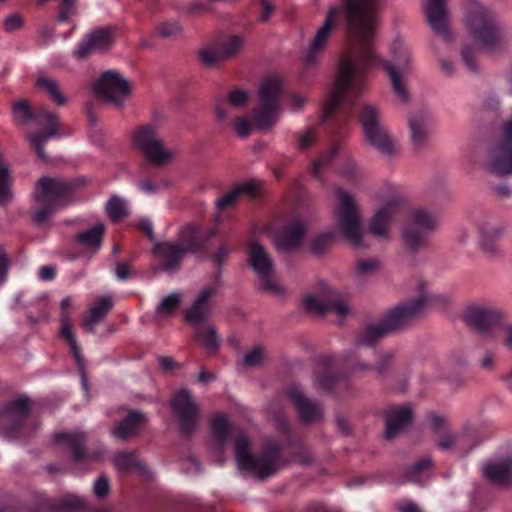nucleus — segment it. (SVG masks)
I'll use <instances>...</instances> for the list:
<instances>
[{
	"mask_svg": "<svg viewBox=\"0 0 512 512\" xmlns=\"http://www.w3.org/2000/svg\"><path fill=\"white\" fill-rule=\"evenodd\" d=\"M195 338L210 354L215 353L218 350L221 342V339L217 334L216 327L206 323L200 324L196 327Z\"/></svg>",
	"mask_w": 512,
	"mask_h": 512,
	"instance_id": "nucleus-39",
	"label": "nucleus"
},
{
	"mask_svg": "<svg viewBox=\"0 0 512 512\" xmlns=\"http://www.w3.org/2000/svg\"><path fill=\"white\" fill-rule=\"evenodd\" d=\"M170 405L181 433L186 436L193 434L198 427L200 414L191 392L186 389L177 391Z\"/></svg>",
	"mask_w": 512,
	"mask_h": 512,
	"instance_id": "nucleus-16",
	"label": "nucleus"
},
{
	"mask_svg": "<svg viewBox=\"0 0 512 512\" xmlns=\"http://www.w3.org/2000/svg\"><path fill=\"white\" fill-rule=\"evenodd\" d=\"M145 423L146 417L143 413L132 411L124 420L114 426L111 434L118 440L127 441L138 435Z\"/></svg>",
	"mask_w": 512,
	"mask_h": 512,
	"instance_id": "nucleus-31",
	"label": "nucleus"
},
{
	"mask_svg": "<svg viewBox=\"0 0 512 512\" xmlns=\"http://www.w3.org/2000/svg\"><path fill=\"white\" fill-rule=\"evenodd\" d=\"M77 0H62L59 6L57 20L60 23H66L70 17L76 13Z\"/></svg>",
	"mask_w": 512,
	"mask_h": 512,
	"instance_id": "nucleus-55",
	"label": "nucleus"
},
{
	"mask_svg": "<svg viewBox=\"0 0 512 512\" xmlns=\"http://www.w3.org/2000/svg\"><path fill=\"white\" fill-rule=\"evenodd\" d=\"M433 232L418 226L412 225V223L405 221L402 228V239L405 246L411 252H417L428 245L429 236Z\"/></svg>",
	"mask_w": 512,
	"mask_h": 512,
	"instance_id": "nucleus-34",
	"label": "nucleus"
},
{
	"mask_svg": "<svg viewBox=\"0 0 512 512\" xmlns=\"http://www.w3.org/2000/svg\"><path fill=\"white\" fill-rule=\"evenodd\" d=\"M182 30V26L178 20L169 19L161 21L156 25L155 34L160 38L171 39L179 36Z\"/></svg>",
	"mask_w": 512,
	"mask_h": 512,
	"instance_id": "nucleus-48",
	"label": "nucleus"
},
{
	"mask_svg": "<svg viewBox=\"0 0 512 512\" xmlns=\"http://www.w3.org/2000/svg\"><path fill=\"white\" fill-rule=\"evenodd\" d=\"M204 245L205 240L200 232L193 227H188L182 231L179 243L156 242L153 252L160 259L162 270L172 274L179 269L186 253L198 252Z\"/></svg>",
	"mask_w": 512,
	"mask_h": 512,
	"instance_id": "nucleus-6",
	"label": "nucleus"
},
{
	"mask_svg": "<svg viewBox=\"0 0 512 512\" xmlns=\"http://www.w3.org/2000/svg\"><path fill=\"white\" fill-rule=\"evenodd\" d=\"M379 267L377 259H361L357 262L355 273L360 278H365L373 274Z\"/></svg>",
	"mask_w": 512,
	"mask_h": 512,
	"instance_id": "nucleus-54",
	"label": "nucleus"
},
{
	"mask_svg": "<svg viewBox=\"0 0 512 512\" xmlns=\"http://www.w3.org/2000/svg\"><path fill=\"white\" fill-rule=\"evenodd\" d=\"M259 182L255 180H249L236 185L232 190L222 195L216 201L218 210H224L232 206L235 201L242 195L254 196L258 190Z\"/></svg>",
	"mask_w": 512,
	"mask_h": 512,
	"instance_id": "nucleus-36",
	"label": "nucleus"
},
{
	"mask_svg": "<svg viewBox=\"0 0 512 512\" xmlns=\"http://www.w3.org/2000/svg\"><path fill=\"white\" fill-rule=\"evenodd\" d=\"M359 122L363 132L383 124L381 110L372 104L363 105L359 113Z\"/></svg>",
	"mask_w": 512,
	"mask_h": 512,
	"instance_id": "nucleus-45",
	"label": "nucleus"
},
{
	"mask_svg": "<svg viewBox=\"0 0 512 512\" xmlns=\"http://www.w3.org/2000/svg\"><path fill=\"white\" fill-rule=\"evenodd\" d=\"M336 195L338 200L335 208L337 229L351 245L360 247L363 230L359 207L349 192L338 189Z\"/></svg>",
	"mask_w": 512,
	"mask_h": 512,
	"instance_id": "nucleus-9",
	"label": "nucleus"
},
{
	"mask_svg": "<svg viewBox=\"0 0 512 512\" xmlns=\"http://www.w3.org/2000/svg\"><path fill=\"white\" fill-rule=\"evenodd\" d=\"M24 25L23 17L18 13L8 15L3 20V29L6 33H12L19 30Z\"/></svg>",
	"mask_w": 512,
	"mask_h": 512,
	"instance_id": "nucleus-59",
	"label": "nucleus"
},
{
	"mask_svg": "<svg viewBox=\"0 0 512 512\" xmlns=\"http://www.w3.org/2000/svg\"><path fill=\"white\" fill-rule=\"evenodd\" d=\"M448 297L442 294H428L424 291V286H420V296L414 300L400 304L388 312L380 319L388 333L401 329L423 314L427 304L440 303L446 304Z\"/></svg>",
	"mask_w": 512,
	"mask_h": 512,
	"instance_id": "nucleus-7",
	"label": "nucleus"
},
{
	"mask_svg": "<svg viewBox=\"0 0 512 512\" xmlns=\"http://www.w3.org/2000/svg\"><path fill=\"white\" fill-rule=\"evenodd\" d=\"M199 58L201 62L207 66H213L217 64L219 61L224 60L222 55L220 54L219 47L215 48H205L199 52Z\"/></svg>",
	"mask_w": 512,
	"mask_h": 512,
	"instance_id": "nucleus-56",
	"label": "nucleus"
},
{
	"mask_svg": "<svg viewBox=\"0 0 512 512\" xmlns=\"http://www.w3.org/2000/svg\"><path fill=\"white\" fill-rule=\"evenodd\" d=\"M365 141L385 157H392L396 151V142L388 133L384 123L363 132Z\"/></svg>",
	"mask_w": 512,
	"mask_h": 512,
	"instance_id": "nucleus-29",
	"label": "nucleus"
},
{
	"mask_svg": "<svg viewBox=\"0 0 512 512\" xmlns=\"http://www.w3.org/2000/svg\"><path fill=\"white\" fill-rule=\"evenodd\" d=\"M181 300L182 296L180 293H172L161 300L157 306V311L160 314L171 315L179 308Z\"/></svg>",
	"mask_w": 512,
	"mask_h": 512,
	"instance_id": "nucleus-52",
	"label": "nucleus"
},
{
	"mask_svg": "<svg viewBox=\"0 0 512 512\" xmlns=\"http://www.w3.org/2000/svg\"><path fill=\"white\" fill-rule=\"evenodd\" d=\"M471 429L465 426L462 432H446L438 437L437 447L443 452H450L459 456L469 453L473 445Z\"/></svg>",
	"mask_w": 512,
	"mask_h": 512,
	"instance_id": "nucleus-24",
	"label": "nucleus"
},
{
	"mask_svg": "<svg viewBox=\"0 0 512 512\" xmlns=\"http://www.w3.org/2000/svg\"><path fill=\"white\" fill-rule=\"evenodd\" d=\"M281 90L282 81L278 77H268L261 83L259 87L260 104L252 114L258 129H268L277 122L282 111L278 101Z\"/></svg>",
	"mask_w": 512,
	"mask_h": 512,
	"instance_id": "nucleus-10",
	"label": "nucleus"
},
{
	"mask_svg": "<svg viewBox=\"0 0 512 512\" xmlns=\"http://www.w3.org/2000/svg\"><path fill=\"white\" fill-rule=\"evenodd\" d=\"M131 140L133 146L154 166H165L175 156V152L165 146L158 127L154 123L135 128Z\"/></svg>",
	"mask_w": 512,
	"mask_h": 512,
	"instance_id": "nucleus-8",
	"label": "nucleus"
},
{
	"mask_svg": "<svg viewBox=\"0 0 512 512\" xmlns=\"http://www.w3.org/2000/svg\"><path fill=\"white\" fill-rule=\"evenodd\" d=\"M72 306V299L70 297H65L62 299L60 307H61V330L60 335L64 338L70 346L71 353L78 361H80V348L77 345L75 336L71 330L70 324V316L68 313V309Z\"/></svg>",
	"mask_w": 512,
	"mask_h": 512,
	"instance_id": "nucleus-35",
	"label": "nucleus"
},
{
	"mask_svg": "<svg viewBox=\"0 0 512 512\" xmlns=\"http://www.w3.org/2000/svg\"><path fill=\"white\" fill-rule=\"evenodd\" d=\"M288 397L298 411L299 418L304 423L319 421L323 416V409L320 403L307 398L298 387H291Z\"/></svg>",
	"mask_w": 512,
	"mask_h": 512,
	"instance_id": "nucleus-23",
	"label": "nucleus"
},
{
	"mask_svg": "<svg viewBox=\"0 0 512 512\" xmlns=\"http://www.w3.org/2000/svg\"><path fill=\"white\" fill-rule=\"evenodd\" d=\"M248 100V93L242 89H235L228 95V102L234 108L243 107Z\"/></svg>",
	"mask_w": 512,
	"mask_h": 512,
	"instance_id": "nucleus-63",
	"label": "nucleus"
},
{
	"mask_svg": "<svg viewBox=\"0 0 512 512\" xmlns=\"http://www.w3.org/2000/svg\"><path fill=\"white\" fill-rule=\"evenodd\" d=\"M115 29L112 26L96 28L86 33L78 43L74 55L83 59L92 53L111 47L114 42Z\"/></svg>",
	"mask_w": 512,
	"mask_h": 512,
	"instance_id": "nucleus-20",
	"label": "nucleus"
},
{
	"mask_svg": "<svg viewBox=\"0 0 512 512\" xmlns=\"http://www.w3.org/2000/svg\"><path fill=\"white\" fill-rule=\"evenodd\" d=\"M35 85L37 89L45 93L57 105L62 106L67 103V98L55 79L41 75L37 78Z\"/></svg>",
	"mask_w": 512,
	"mask_h": 512,
	"instance_id": "nucleus-43",
	"label": "nucleus"
},
{
	"mask_svg": "<svg viewBox=\"0 0 512 512\" xmlns=\"http://www.w3.org/2000/svg\"><path fill=\"white\" fill-rule=\"evenodd\" d=\"M30 413V400L21 395L10 401L0 410L1 432L9 439L24 435L23 425Z\"/></svg>",
	"mask_w": 512,
	"mask_h": 512,
	"instance_id": "nucleus-14",
	"label": "nucleus"
},
{
	"mask_svg": "<svg viewBox=\"0 0 512 512\" xmlns=\"http://www.w3.org/2000/svg\"><path fill=\"white\" fill-rule=\"evenodd\" d=\"M10 179L8 165L0 154V203H6L11 198L9 191Z\"/></svg>",
	"mask_w": 512,
	"mask_h": 512,
	"instance_id": "nucleus-49",
	"label": "nucleus"
},
{
	"mask_svg": "<svg viewBox=\"0 0 512 512\" xmlns=\"http://www.w3.org/2000/svg\"><path fill=\"white\" fill-rule=\"evenodd\" d=\"M472 38L484 49L492 51L500 46L503 30L494 14L478 1L472 3L465 18Z\"/></svg>",
	"mask_w": 512,
	"mask_h": 512,
	"instance_id": "nucleus-5",
	"label": "nucleus"
},
{
	"mask_svg": "<svg viewBox=\"0 0 512 512\" xmlns=\"http://www.w3.org/2000/svg\"><path fill=\"white\" fill-rule=\"evenodd\" d=\"M405 221L431 232L436 231L438 227L437 215L424 207H415L411 209Z\"/></svg>",
	"mask_w": 512,
	"mask_h": 512,
	"instance_id": "nucleus-38",
	"label": "nucleus"
},
{
	"mask_svg": "<svg viewBox=\"0 0 512 512\" xmlns=\"http://www.w3.org/2000/svg\"><path fill=\"white\" fill-rule=\"evenodd\" d=\"M317 131L313 127L304 129L298 133L297 148L301 151H306L315 143Z\"/></svg>",
	"mask_w": 512,
	"mask_h": 512,
	"instance_id": "nucleus-53",
	"label": "nucleus"
},
{
	"mask_svg": "<svg viewBox=\"0 0 512 512\" xmlns=\"http://www.w3.org/2000/svg\"><path fill=\"white\" fill-rule=\"evenodd\" d=\"M210 428L215 447L220 453L233 438L235 461L240 471L250 473L259 479H266L285 465L281 446L275 440H266L258 453H252L250 439L242 431L231 426L223 414L211 419Z\"/></svg>",
	"mask_w": 512,
	"mask_h": 512,
	"instance_id": "nucleus-2",
	"label": "nucleus"
},
{
	"mask_svg": "<svg viewBox=\"0 0 512 512\" xmlns=\"http://www.w3.org/2000/svg\"><path fill=\"white\" fill-rule=\"evenodd\" d=\"M113 463L119 472H128L132 469H138L143 474H148V469L142 463L136 453L131 451L118 452L113 457Z\"/></svg>",
	"mask_w": 512,
	"mask_h": 512,
	"instance_id": "nucleus-41",
	"label": "nucleus"
},
{
	"mask_svg": "<svg viewBox=\"0 0 512 512\" xmlns=\"http://www.w3.org/2000/svg\"><path fill=\"white\" fill-rule=\"evenodd\" d=\"M412 63V55L408 48H402L395 54L393 61L382 63L391 82L392 91L397 98L405 103L410 98L404 75L409 71Z\"/></svg>",
	"mask_w": 512,
	"mask_h": 512,
	"instance_id": "nucleus-17",
	"label": "nucleus"
},
{
	"mask_svg": "<svg viewBox=\"0 0 512 512\" xmlns=\"http://www.w3.org/2000/svg\"><path fill=\"white\" fill-rule=\"evenodd\" d=\"M423 11L432 31L445 41H450L452 34L448 26L450 18L448 0H425Z\"/></svg>",
	"mask_w": 512,
	"mask_h": 512,
	"instance_id": "nucleus-19",
	"label": "nucleus"
},
{
	"mask_svg": "<svg viewBox=\"0 0 512 512\" xmlns=\"http://www.w3.org/2000/svg\"><path fill=\"white\" fill-rule=\"evenodd\" d=\"M431 467L432 459L429 456L419 459L407 472V481L416 483L420 486L425 485L430 479Z\"/></svg>",
	"mask_w": 512,
	"mask_h": 512,
	"instance_id": "nucleus-44",
	"label": "nucleus"
},
{
	"mask_svg": "<svg viewBox=\"0 0 512 512\" xmlns=\"http://www.w3.org/2000/svg\"><path fill=\"white\" fill-rule=\"evenodd\" d=\"M264 359L265 353L263 348L257 346L245 354L243 358V363L248 367H256L261 365Z\"/></svg>",
	"mask_w": 512,
	"mask_h": 512,
	"instance_id": "nucleus-57",
	"label": "nucleus"
},
{
	"mask_svg": "<svg viewBox=\"0 0 512 512\" xmlns=\"http://www.w3.org/2000/svg\"><path fill=\"white\" fill-rule=\"evenodd\" d=\"M334 239V233L331 231H327L319 234L314 238L311 243L310 249L311 252L317 256L322 255L328 247L331 245Z\"/></svg>",
	"mask_w": 512,
	"mask_h": 512,
	"instance_id": "nucleus-51",
	"label": "nucleus"
},
{
	"mask_svg": "<svg viewBox=\"0 0 512 512\" xmlns=\"http://www.w3.org/2000/svg\"><path fill=\"white\" fill-rule=\"evenodd\" d=\"M383 0H343L331 6L323 24L316 30L303 52L304 68L315 67L331 38L333 28L344 17L349 36L356 48L340 61L335 91L323 108V121L344 124L356 100L366 89L365 78L379 58L371 48L378 26V7Z\"/></svg>",
	"mask_w": 512,
	"mask_h": 512,
	"instance_id": "nucleus-1",
	"label": "nucleus"
},
{
	"mask_svg": "<svg viewBox=\"0 0 512 512\" xmlns=\"http://www.w3.org/2000/svg\"><path fill=\"white\" fill-rule=\"evenodd\" d=\"M434 124L433 112L422 108L409 118L411 140L416 147H422L428 140Z\"/></svg>",
	"mask_w": 512,
	"mask_h": 512,
	"instance_id": "nucleus-25",
	"label": "nucleus"
},
{
	"mask_svg": "<svg viewBox=\"0 0 512 512\" xmlns=\"http://www.w3.org/2000/svg\"><path fill=\"white\" fill-rule=\"evenodd\" d=\"M306 102V96L298 93H292L287 99V109L292 113H299L302 111Z\"/></svg>",
	"mask_w": 512,
	"mask_h": 512,
	"instance_id": "nucleus-62",
	"label": "nucleus"
},
{
	"mask_svg": "<svg viewBox=\"0 0 512 512\" xmlns=\"http://www.w3.org/2000/svg\"><path fill=\"white\" fill-rule=\"evenodd\" d=\"M478 243L480 249L489 257L499 253L498 240L505 232V227L490 217L481 219L478 224Z\"/></svg>",
	"mask_w": 512,
	"mask_h": 512,
	"instance_id": "nucleus-21",
	"label": "nucleus"
},
{
	"mask_svg": "<svg viewBox=\"0 0 512 512\" xmlns=\"http://www.w3.org/2000/svg\"><path fill=\"white\" fill-rule=\"evenodd\" d=\"M347 377L333 374L326 365L321 367L315 375V385L324 391H336L346 385Z\"/></svg>",
	"mask_w": 512,
	"mask_h": 512,
	"instance_id": "nucleus-42",
	"label": "nucleus"
},
{
	"mask_svg": "<svg viewBox=\"0 0 512 512\" xmlns=\"http://www.w3.org/2000/svg\"><path fill=\"white\" fill-rule=\"evenodd\" d=\"M96 95L108 104L120 108L129 99L131 83L118 71L103 72L94 85Z\"/></svg>",
	"mask_w": 512,
	"mask_h": 512,
	"instance_id": "nucleus-13",
	"label": "nucleus"
},
{
	"mask_svg": "<svg viewBox=\"0 0 512 512\" xmlns=\"http://www.w3.org/2000/svg\"><path fill=\"white\" fill-rule=\"evenodd\" d=\"M463 320L479 335L492 338L502 325L503 313L491 305L472 303L464 310Z\"/></svg>",
	"mask_w": 512,
	"mask_h": 512,
	"instance_id": "nucleus-12",
	"label": "nucleus"
},
{
	"mask_svg": "<svg viewBox=\"0 0 512 512\" xmlns=\"http://www.w3.org/2000/svg\"><path fill=\"white\" fill-rule=\"evenodd\" d=\"M305 309L312 313L333 312L345 316L350 312L345 298L330 287H324L317 295H308L303 299Z\"/></svg>",
	"mask_w": 512,
	"mask_h": 512,
	"instance_id": "nucleus-18",
	"label": "nucleus"
},
{
	"mask_svg": "<svg viewBox=\"0 0 512 512\" xmlns=\"http://www.w3.org/2000/svg\"><path fill=\"white\" fill-rule=\"evenodd\" d=\"M305 224L296 219L287 224L282 233L277 237L276 248L281 252H292L298 249L305 234Z\"/></svg>",
	"mask_w": 512,
	"mask_h": 512,
	"instance_id": "nucleus-28",
	"label": "nucleus"
},
{
	"mask_svg": "<svg viewBox=\"0 0 512 512\" xmlns=\"http://www.w3.org/2000/svg\"><path fill=\"white\" fill-rule=\"evenodd\" d=\"M244 46V39L239 35H230L228 38L222 40L218 47L220 54L224 59H229L236 56Z\"/></svg>",
	"mask_w": 512,
	"mask_h": 512,
	"instance_id": "nucleus-47",
	"label": "nucleus"
},
{
	"mask_svg": "<svg viewBox=\"0 0 512 512\" xmlns=\"http://www.w3.org/2000/svg\"><path fill=\"white\" fill-rule=\"evenodd\" d=\"M476 52V47L471 45H465L462 49V60L471 72H477L479 68L475 58Z\"/></svg>",
	"mask_w": 512,
	"mask_h": 512,
	"instance_id": "nucleus-58",
	"label": "nucleus"
},
{
	"mask_svg": "<svg viewBox=\"0 0 512 512\" xmlns=\"http://www.w3.org/2000/svg\"><path fill=\"white\" fill-rule=\"evenodd\" d=\"M412 420L410 405L392 407L386 414L385 438L392 439L398 435Z\"/></svg>",
	"mask_w": 512,
	"mask_h": 512,
	"instance_id": "nucleus-30",
	"label": "nucleus"
},
{
	"mask_svg": "<svg viewBox=\"0 0 512 512\" xmlns=\"http://www.w3.org/2000/svg\"><path fill=\"white\" fill-rule=\"evenodd\" d=\"M248 263L261 281L265 291L280 294L282 289L273 281L274 261L269 252L256 240H251L247 247Z\"/></svg>",
	"mask_w": 512,
	"mask_h": 512,
	"instance_id": "nucleus-15",
	"label": "nucleus"
},
{
	"mask_svg": "<svg viewBox=\"0 0 512 512\" xmlns=\"http://www.w3.org/2000/svg\"><path fill=\"white\" fill-rule=\"evenodd\" d=\"M482 167L495 175L512 174V120L503 128V139L487 147Z\"/></svg>",
	"mask_w": 512,
	"mask_h": 512,
	"instance_id": "nucleus-11",
	"label": "nucleus"
},
{
	"mask_svg": "<svg viewBox=\"0 0 512 512\" xmlns=\"http://www.w3.org/2000/svg\"><path fill=\"white\" fill-rule=\"evenodd\" d=\"M339 153V147L333 146L328 152L322 153L310 165V173L318 180H322L323 168L328 166Z\"/></svg>",
	"mask_w": 512,
	"mask_h": 512,
	"instance_id": "nucleus-46",
	"label": "nucleus"
},
{
	"mask_svg": "<svg viewBox=\"0 0 512 512\" xmlns=\"http://www.w3.org/2000/svg\"><path fill=\"white\" fill-rule=\"evenodd\" d=\"M73 190L74 184L61 178H40L36 184L34 194L38 209L33 212V223L42 225L57 210L67 206L71 200Z\"/></svg>",
	"mask_w": 512,
	"mask_h": 512,
	"instance_id": "nucleus-3",
	"label": "nucleus"
},
{
	"mask_svg": "<svg viewBox=\"0 0 512 512\" xmlns=\"http://www.w3.org/2000/svg\"><path fill=\"white\" fill-rule=\"evenodd\" d=\"M106 211L113 222L119 221L127 214L125 202L117 196L109 199L106 204Z\"/></svg>",
	"mask_w": 512,
	"mask_h": 512,
	"instance_id": "nucleus-50",
	"label": "nucleus"
},
{
	"mask_svg": "<svg viewBox=\"0 0 512 512\" xmlns=\"http://www.w3.org/2000/svg\"><path fill=\"white\" fill-rule=\"evenodd\" d=\"M483 474L492 484L499 487L512 486V460L494 459L483 465Z\"/></svg>",
	"mask_w": 512,
	"mask_h": 512,
	"instance_id": "nucleus-27",
	"label": "nucleus"
},
{
	"mask_svg": "<svg viewBox=\"0 0 512 512\" xmlns=\"http://www.w3.org/2000/svg\"><path fill=\"white\" fill-rule=\"evenodd\" d=\"M84 499L76 495L65 496L58 504L59 510L79 509L84 506Z\"/></svg>",
	"mask_w": 512,
	"mask_h": 512,
	"instance_id": "nucleus-61",
	"label": "nucleus"
},
{
	"mask_svg": "<svg viewBox=\"0 0 512 512\" xmlns=\"http://www.w3.org/2000/svg\"><path fill=\"white\" fill-rule=\"evenodd\" d=\"M216 292V285L207 286L199 292L191 307L184 313L187 323L200 325L210 315V301L216 295Z\"/></svg>",
	"mask_w": 512,
	"mask_h": 512,
	"instance_id": "nucleus-26",
	"label": "nucleus"
},
{
	"mask_svg": "<svg viewBox=\"0 0 512 512\" xmlns=\"http://www.w3.org/2000/svg\"><path fill=\"white\" fill-rule=\"evenodd\" d=\"M387 334L388 332L380 320L369 324L358 334L356 347H372Z\"/></svg>",
	"mask_w": 512,
	"mask_h": 512,
	"instance_id": "nucleus-40",
	"label": "nucleus"
},
{
	"mask_svg": "<svg viewBox=\"0 0 512 512\" xmlns=\"http://www.w3.org/2000/svg\"><path fill=\"white\" fill-rule=\"evenodd\" d=\"M94 494L98 498H104L110 491L109 480L106 476H100L93 485Z\"/></svg>",
	"mask_w": 512,
	"mask_h": 512,
	"instance_id": "nucleus-64",
	"label": "nucleus"
},
{
	"mask_svg": "<svg viewBox=\"0 0 512 512\" xmlns=\"http://www.w3.org/2000/svg\"><path fill=\"white\" fill-rule=\"evenodd\" d=\"M400 203V199L393 198L375 212L369 223V232L374 237L383 240L390 238V223Z\"/></svg>",
	"mask_w": 512,
	"mask_h": 512,
	"instance_id": "nucleus-22",
	"label": "nucleus"
},
{
	"mask_svg": "<svg viewBox=\"0 0 512 512\" xmlns=\"http://www.w3.org/2000/svg\"><path fill=\"white\" fill-rule=\"evenodd\" d=\"M54 442L66 445L71 450L72 458L75 462H84L90 458L89 453L85 449L87 436L83 432L56 434Z\"/></svg>",
	"mask_w": 512,
	"mask_h": 512,
	"instance_id": "nucleus-32",
	"label": "nucleus"
},
{
	"mask_svg": "<svg viewBox=\"0 0 512 512\" xmlns=\"http://www.w3.org/2000/svg\"><path fill=\"white\" fill-rule=\"evenodd\" d=\"M339 174L348 181H353L359 175L356 163L351 160H345L339 168Z\"/></svg>",
	"mask_w": 512,
	"mask_h": 512,
	"instance_id": "nucleus-60",
	"label": "nucleus"
},
{
	"mask_svg": "<svg viewBox=\"0 0 512 512\" xmlns=\"http://www.w3.org/2000/svg\"><path fill=\"white\" fill-rule=\"evenodd\" d=\"M104 231V224L97 223L93 227L77 233L74 236V242L87 250L96 252L102 246Z\"/></svg>",
	"mask_w": 512,
	"mask_h": 512,
	"instance_id": "nucleus-37",
	"label": "nucleus"
},
{
	"mask_svg": "<svg viewBox=\"0 0 512 512\" xmlns=\"http://www.w3.org/2000/svg\"><path fill=\"white\" fill-rule=\"evenodd\" d=\"M12 113L14 120L19 125H24L33 120L38 126L43 127L42 132L30 133L27 139L39 159L46 161L48 157L44 151L45 144L49 139L59 137L60 122L57 115L44 107L33 113L25 101L15 103Z\"/></svg>",
	"mask_w": 512,
	"mask_h": 512,
	"instance_id": "nucleus-4",
	"label": "nucleus"
},
{
	"mask_svg": "<svg viewBox=\"0 0 512 512\" xmlns=\"http://www.w3.org/2000/svg\"><path fill=\"white\" fill-rule=\"evenodd\" d=\"M113 307V299L109 295L98 297L93 306L89 309L87 315L84 317L82 325L83 327L91 332H96V325L100 323L107 313Z\"/></svg>",
	"mask_w": 512,
	"mask_h": 512,
	"instance_id": "nucleus-33",
	"label": "nucleus"
}]
</instances>
